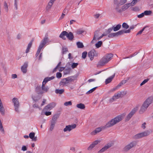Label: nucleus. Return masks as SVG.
<instances>
[{
	"label": "nucleus",
	"instance_id": "obj_1",
	"mask_svg": "<svg viewBox=\"0 0 153 153\" xmlns=\"http://www.w3.org/2000/svg\"><path fill=\"white\" fill-rule=\"evenodd\" d=\"M124 115L123 114L120 115L116 117L109 121L103 127V129L113 126L117 123L121 121Z\"/></svg>",
	"mask_w": 153,
	"mask_h": 153
},
{
	"label": "nucleus",
	"instance_id": "obj_2",
	"mask_svg": "<svg viewBox=\"0 0 153 153\" xmlns=\"http://www.w3.org/2000/svg\"><path fill=\"white\" fill-rule=\"evenodd\" d=\"M153 100V98L152 97H149L144 102L141 107L140 110V114L143 113L147 109L149 105L151 104Z\"/></svg>",
	"mask_w": 153,
	"mask_h": 153
},
{
	"label": "nucleus",
	"instance_id": "obj_3",
	"mask_svg": "<svg viewBox=\"0 0 153 153\" xmlns=\"http://www.w3.org/2000/svg\"><path fill=\"white\" fill-rule=\"evenodd\" d=\"M113 56V55L111 53L107 54L100 60L98 65L100 66L104 65L111 59Z\"/></svg>",
	"mask_w": 153,
	"mask_h": 153
},
{
	"label": "nucleus",
	"instance_id": "obj_4",
	"mask_svg": "<svg viewBox=\"0 0 153 153\" xmlns=\"http://www.w3.org/2000/svg\"><path fill=\"white\" fill-rule=\"evenodd\" d=\"M113 56V55L111 53L107 54L100 60L98 65L100 66L104 65L111 59Z\"/></svg>",
	"mask_w": 153,
	"mask_h": 153
},
{
	"label": "nucleus",
	"instance_id": "obj_5",
	"mask_svg": "<svg viewBox=\"0 0 153 153\" xmlns=\"http://www.w3.org/2000/svg\"><path fill=\"white\" fill-rule=\"evenodd\" d=\"M48 37L45 36L40 44L36 54V56L39 55L41 49L48 42Z\"/></svg>",
	"mask_w": 153,
	"mask_h": 153
},
{
	"label": "nucleus",
	"instance_id": "obj_6",
	"mask_svg": "<svg viewBox=\"0 0 153 153\" xmlns=\"http://www.w3.org/2000/svg\"><path fill=\"white\" fill-rule=\"evenodd\" d=\"M150 133V131L147 130L134 135L133 137V138L134 139H139L149 135Z\"/></svg>",
	"mask_w": 153,
	"mask_h": 153
},
{
	"label": "nucleus",
	"instance_id": "obj_7",
	"mask_svg": "<svg viewBox=\"0 0 153 153\" xmlns=\"http://www.w3.org/2000/svg\"><path fill=\"white\" fill-rule=\"evenodd\" d=\"M137 110L138 108L137 107L134 108L126 117L125 121H129Z\"/></svg>",
	"mask_w": 153,
	"mask_h": 153
},
{
	"label": "nucleus",
	"instance_id": "obj_8",
	"mask_svg": "<svg viewBox=\"0 0 153 153\" xmlns=\"http://www.w3.org/2000/svg\"><path fill=\"white\" fill-rule=\"evenodd\" d=\"M97 56L98 53L94 49L91 50L88 53V56L91 61L93 59L94 57H97Z\"/></svg>",
	"mask_w": 153,
	"mask_h": 153
},
{
	"label": "nucleus",
	"instance_id": "obj_9",
	"mask_svg": "<svg viewBox=\"0 0 153 153\" xmlns=\"http://www.w3.org/2000/svg\"><path fill=\"white\" fill-rule=\"evenodd\" d=\"M126 94V93H124V91L119 92L117 94H115L112 98L110 100V101H112L117 99H119L120 97H121L125 95Z\"/></svg>",
	"mask_w": 153,
	"mask_h": 153
},
{
	"label": "nucleus",
	"instance_id": "obj_10",
	"mask_svg": "<svg viewBox=\"0 0 153 153\" xmlns=\"http://www.w3.org/2000/svg\"><path fill=\"white\" fill-rule=\"evenodd\" d=\"M12 101L14 103L15 111L18 113H19V104L18 99L16 98H14L12 100Z\"/></svg>",
	"mask_w": 153,
	"mask_h": 153
},
{
	"label": "nucleus",
	"instance_id": "obj_11",
	"mask_svg": "<svg viewBox=\"0 0 153 153\" xmlns=\"http://www.w3.org/2000/svg\"><path fill=\"white\" fill-rule=\"evenodd\" d=\"M76 127V125L75 124L71 125H68L66 126L63 129V131L64 132H66L67 131H70L72 129L75 128Z\"/></svg>",
	"mask_w": 153,
	"mask_h": 153
},
{
	"label": "nucleus",
	"instance_id": "obj_12",
	"mask_svg": "<svg viewBox=\"0 0 153 153\" xmlns=\"http://www.w3.org/2000/svg\"><path fill=\"white\" fill-rule=\"evenodd\" d=\"M111 146L112 144L111 143H108L107 144L98 152V153H102L104 152Z\"/></svg>",
	"mask_w": 153,
	"mask_h": 153
},
{
	"label": "nucleus",
	"instance_id": "obj_13",
	"mask_svg": "<svg viewBox=\"0 0 153 153\" xmlns=\"http://www.w3.org/2000/svg\"><path fill=\"white\" fill-rule=\"evenodd\" d=\"M135 145V142H131L124 148V150L125 151H127Z\"/></svg>",
	"mask_w": 153,
	"mask_h": 153
},
{
	"label": "nucleus",
	"instance_id": "obj_14",
	"mask_svg": "<svg viewBox=\"0 0 153 153\" xmlns=\"http://www.w3.org/2000/svg\"><path fill=\"white\" fill-rule=\"evenodd\" d=\"M28 67V62H26L24 63L23 65L21 67L22 71L24 74H25L27 72V68Z\"/></svg>",
	"mask_w": 153,
	"mask_h": 153
},
{
	"label": "nucleus",
	"instance_id": "obj_15",
	"mask_svg": "<svg viewBox=\"0 0 153 153\" xmlns=\"http://www.w3.org/2000/svg\"><path fill=\"white\" fill-rule=\"evenodd\" d=\"M35 92L39 94H42L44 93L43 91L41 88L40 85H38L35 88Z\"/></svg>",
	"mask_w": 153,
	"mask_h": 153
},
{
	"label": "nucleus",
	"instance_id": "obj_16",
	"mask_svg": "<svg viewBox=\"0 0 153 153\" xmlns=\"http://www.w3.org/2000/svg\"><path fill=\"white\" fill-rule=\"evenodd\" d=\"M56 105V103L55 102H53L48 104L45 106L44 108V109L48 110L50 108H54Z\"/></svg>",
	"mask_w": 153,
	"mask_h": 153
},
{
	"label": "nucleus",
	"instance_id": "obj_17",
	"mask_svg": "<svg viewBox=\"0 0 153 153\" xmlns=\"http://www.w3.org/2000/svg\"><path fill=\"white\" fill-rule=\"evenodd\" d=\"M100 141L96 140L93 142V143L90 145L88 147L87 149L88 150H91L96 145H97L98 142Z\"/></svg>",
	"mask_w": 153,
	"mask_h": 153
},
{
	"label": "nucleus",
	"instance_id": "obj_18",
	"mask_svg": "<svg viewBox=\"0 0 153 153\" xmlns=\"http://www.w3.org/2000/svg\"><path fill=\"white\" fill-rule=\"evenodd\" d=\"M66 37L70 41H72L74 38V36L73 33L71 32H69V33L67 32Z\"/></svg>",
	"mask_w": 153,
	"mask_h": 153
},
{
	"label": "nucleus",
	"instance_id": "obj_19",
	"mask_svg": "<svg viewBox=\"0 0 153 153\" xmlns=\"http://www.w3.org/2000/svg\"><path fill=\"white\" fill-rule=\"evenodd\" d=\"M120 5L119 4L114 5V9L118 13H121L122 12V9L120 7Z\"/></svg>",
	"mask_w": 153,
	"mask_h": 153
},
{
	"label": "nucleus",
	"instance_id": "obj_20",
	"mask_svg": "<svg viewBox=\"0 0 153 153\" xmlns=\"http://www.w3.org/2000/svg\"><path fill=\"white\" fill-rule=\"evenodd\" d=\"M59 114H54L52 117L51 122L56 123L57 119L59 117Z\"/></svg>",
	"mask_w": 153,
	"mask_h": 153
},
{
	"label": "nucleus",
	"instance_id": "obj_21",
	"mask_svg": "<svg viewBox=\"0 0 153 153\" xmlns=\"http://www.w3.org/2000/svg\"><path fill=\"white\" fill-rule=\"evenodd\" d=\"M55 77L54 76H52L51 77H46L45 78L42 82V83L46 84V83L48 81L51 80H52L53 79L55 78Z\"/></svg>",
	"mask_w": 153,
	"mask_h": 153
},
{
	"label": "nucleus",
	"instance_id": "obj_22",
	"mask_svg": "<svg viewBox=\"0 0 153 153\" xmlns=\"http://www.w3.org/2000/svg\"><path fill=\"white\" fill-rule=\"evenodd\" d=\"M67 33V31H63L59 35V37L60 38H61L62 39H63L64 40H65L66 38L65 37V36H66Z\"/></svg>",
	"mask_w": 153,
	"mask_h": 153
},
{
	"label": "nucleus",
	"instance_id": "obj_23",
	"mask_svg": "<svg viewBox=\"0 0 153 153\" xmlns=\"http://www.w3.org/2000/svg\"><path fill=\"white\" fill-rule=\"evenodd\" d=\"M115 76V74H114V75L111 76L107 79H106L105 81V84H107L110 83L112 81V79L114 78Z\"/></svg>",
	"mask_w": 153,
	"mask_h": 153
},
{
	"label": "nucleus",
	"instance_id": "obj_24",
	"mask_svg": "<svg viewBox=\"0 0 153 153\" xmlns=\"http://www.w3.org/2000/svg\"><path fill=\"white\" fill-rule=\"evenodd\" d=\"M76 76H74L68 77L66 78L68 83L69 82H71L75 80L76 79Z\"/></svg>",
	"mask_w": 153,
	"mask_h": 153
},
{
	"label": "nucleus",
	"instance_id": "obj_25",
	"mask_svg": "<svg viewBox=\"0 0 153 153\" xmlns=\"http://www.w3.org/2000/svg\"><path fill=\"white\" fill-rule=\"evenodd\" d=\"M45 84L42 83L41 87L42 89V91H43L44 93V92H47L49 89V88L48 86H45Z\"/></svg>",
	"mask_w": 153,
	"mask_h": 153
},
{
	"label": "nucleus",
	"instance_id": "obj_26",
	"mask_svg": "<svg viewBox=\"0 0 153 153\" xmlns=\"http://www.w3.org/2000/svg\"><path fill=\"white\" fill-rule=\"evenodd\" d=\"M130 6V4H129V3L124 4L122 7L121 9L122 10V12L125 11L128 9Z\"/></svg>",
	"mask_w": 153,
	"mask_h": 153
},
{
	"label": "nucleus",
	"instance_id": "obj_27",
	"mask_svg": "<svg viewBox=\"0 0 153 153\" xmlns=\"http://www.w3.org/2000/svg\"><path fill=\"white\" fill-rule=\"evenodd\" d=\"M103 126L101 128V127H99L98 128H96L95 130L93 131L92 132L94 134H95L97 133H98L102 129H103V127H104ZM105 128H104V129Z\"/></svg>",
	"mask_w": 153,
	"mask_h": 153
},
{
	"label": "nucleus",
	"instance_id": "obj_28",
	"mask_svg": "<svg viewBox=\"0 0 153 153\" xmlns=\"http://www.w3.org/2000/svg\"><path fill=\"white\" fill-rule=\"evenodd\" d=\"M68 83V82L66 78L63 79L60 82V84L61 85H64Z\"/></svg>",
	"mask_w": 153,
	"mask_h": 153
},
{
	"label": "nucleus",
	"instance_id": "obj_29",
	"mask_svg": "<svg viewBox=\"0 0 153 153\" xmlns=\"http://www.w3.org/2000/svg\"><path fill=\"white\" fill-rule=\"evenodd\" d=\"M76 107L81 109H84L85 108V105L83 103H80L76 105Z\"/></svg>",
	"mask_w": 153,
	"mask_h": 153
},
{
	"label": "nucleus",
	"instance_id": "obj_30",
	"mask_svg": "<svg viewBox=\"0 0 153 153\" xmlns=\"http://www.w3.org/2000/svg\"><path fill=\"white\" fill-rule=\"evenodd\" d=\"M99 32V31L97 30L95 32L93 39V40L91 41V43H94V40H95L96 38L98 36Z\"/></svg>",
	"mask_w": 153,
	"mask_h": 153
},
{
	"label": "nucleus",
	"instance_id": "obj_31",
	"mask_svg": "<svg viewBox=\"0 0 153 153\" xmlns=\"http://www.w3.org/2000/svg\"><path fill=\"white\" fill-rule=\"evenodd\" d=\"M64 91V90L63 89H56L55 91V92L56 94H62Z\"/></svg>",
	"mask_w": 153,
	"mask_h": 153
},
{
	"label": "nucleus",
	"instance_id": "obj_32",
	"mask_svg": "<svg viewBox=\"0 0 153 153\" xmlns=\"http://www.w3.org/2000/svg\"><path fill=\"white\" fill-rule=\"evenodd\" d=\"M68 51V48L65 47L63 46L62 47V54H65Z\"/></svg>",
	"mask_w": 153,
	"mask_h": 153
},
{
	"label": "nucleus",
	"instance_id": "obj_33",
	"mask_svg": "<svg viewBox=\"0 0 153 153\" xmlns=\"http://www.w3.org/2000/svg\"><path fill=\"white\" fill-rule=\"evenodd\" d=\"M121 25L119 24L117 25L116 27H113V29L114 31H116L119 30L121 27Z\"/></svg>",
	"mask_w": 153,
	"mask_h": 153
},
{
	"label": "nucleus",
	"instance_id": "obj_34",
	"mask_svg": "<svg viewBox=\"0 0 153 153\" xmlns=\"http://www.w3.org/2000/svg\"><path fill=\"white\" fill-rule=\"evenodd\" d=\"M123 84L121 83V82L120 83H119L117 86L115 88H113L112 90L111 91H114L116 90L119 87H121L122 85Z\"/></svg>",
	"mask_w": 153,
	"mask_h": 153
},
{
	"label": "nucleus",
	"instance_id": "obj_35",
	"mask_svg": "<svg viewBox=\"0 0 153 153\" xmlns=\"http://www.w3.org/2000/svg\"><path fill=\"white\" fill-rule=\"evenodd\" d=\"M76 45L78 48H82L84 47L83 43L79 42H78L76 43Z\"/></svg>",
	"mask_w": 153,
	"mask_h": 153
},
{
	"label": "nucleus",
	"instance_id": "obj_36",
	"mask_svg": "<svg viewBox=\"0 0 153 153\" xmlns=\"http://www.w3.org/2000/svg\"><path fill=\"white\" fill-rule=\"evenodd\" d=\"M114 37L118 36L122 34V31L120 30L117 32L114 33Z\"/></svg>",
	"mask_w": 153,
	"mask_h": 153
},
{
	"label": "nucleus",
	"instance_id": "obj_37",
	"mask_svg": "<svg viewBox=\"0 0 153 153\" xmlns=\"http://www.w3.org/2000/svg\"><path fill=\"white\" fill-rule=\"evenodd\" d=\"M71 68H68L67 69H65L64 71V74L65 75L69 74L70 73Z\"/></svg>",
	"mask_w": 153,
	"mask_h": 153
},
{
	"label": "nucleus",
	"instance_id": "obj_38",
	"mask_svg": "<svg viewBox=\"0 0 153 153\" xmlns=\"http://www.w3.org/2000/svg\"><path fill=\"white\" fill-rule=\"evenodd\" d=\"M4 7L5 10L7 12H8V7L7 3L6 1H4Z\"/></svg>",
	"mask_w": 153,
	"mask_h": 153
},
{
	"label": "nucleus",
	"instance_id": "obj_39",
	"mask_svg": "<svg viewBox=\"0 0 153 153\" xmlns=\"http://www.w3.org/2000/svg\"><path fill=\"white\" fill-rule=\"evenodd\" d=\"M97 87H94V88H92V89H90V90H89V91H88L86 92V94H89L92 93L97 88Z\"/></svg>",
	"mask_w": 153,
	"mask_h": 153
},
{
	"label": "nucleus",
	"instance_id": "obj_40",
	"mask_svg": "<svg viewBox=\"0 0 153 153\" xmlns=\"http://www.w3.org/2000/svg\"><path fill=\"white\" fill-rule=\"evenodd\" d=\"M102 42L101 41H98L97 43L95 44L96 47L98 48L100 47L102 44Z\"/></svg>",
	"mask_w": 153,
	"mask_h": 153
},
{
	"label": "nucleus",
	"instance_id": "obj_41",
	"mask_svg": "<svg viewBox=\"0 0 153 153\" xmlns=\"http://www.w3.org/2000/svg\"><path fill=\"white\" fill-rule=\"evenodd\" d=\"M55 124H56V123H53L51 122V125H50V131H52L53 130V129L54 128V127L55 126Z\"/></svg>",
	"mask_w": 153,
	"mask_h": 153
},
{
	"label": "nucleus",
	"instance_id": "obj_42",
	"mask_svg": "<svg viewBox=\"0 0 153 153\" xmlns=\"http://www.w3.org/2000/svg\"><path fill=\"white\" fill-rule=\"evenodd\" d=\"M122 26L123 28L126 29H127L129 27V25L125 22H124L123 23Z\"/></svg>",
	"mask_w": 153,
	"mask_h": 153
},
{
	"label": "nucleus",
	"instance_id": "obj_43",
	"mask_svg": "<svg viewBox=\"0 0 153 153\" xmlns=\"http://www.w3.org/2000/svg\"><path fill=\"white\" fill-rule=\"evenodd\" d=\"M144 13L145 15H149L152 13V12L151 10H146Z\"/></svg>",
	"mask_w": 153,
	"mask_h": 153
},
{
	"label": "nucleus",
	"instance_id": "obj_44",
	"mask_svg": "<svg viewBox=\"0 0 153 153\" xmlns=\"http://www.w3.org/2000/svg\"><path fill=\"white\" fill-rule=\"evenodd\" d=\"M138 0H133L131 3H129V4H130V6H133L137 3Z\"/></svg>",
	"mask_w": 153,
	"mask_h": 153
},
{
	"label": "nucleus",
	"instance_id": "obj_45",
	"mask_svg": "<svg viewBox=\"0 0 153 153\" xmlns=\"http://www.w3.org/2000/svg\"><path fill=\"white\" fill-rule=\"evenodd\" d=\"M85 31L84 30L81 29H79L76 31V33L77 34L80 35L82 34Z\"/></svg>",
	"mask_w": 153,
	"mask_h": 153
},
{
	"label": "nucleus",
	"instance_id": "obj_46",
	"mask_svg": "<svg viewBox=\"0 0 153 153\" xmlns=\"http://www.w3.org/2000/svg\"><path fill=\"white\" fill-rule=\"evenodd\" d=\"M35 135V133L34 132H30L29 134V137L30 139H32L34 137Z\"/></svg>",
	"mask_w": 153,
	"mask_h": 153
},
{
	"label": "nucleus",
	"instance_id": "obj_47",
	"mask_svg": "<svg viewBox=\"0 0 153 153\" xmlns=\"http://www.w3.org/2000/svg\"><path fill=\"white\" fill-rule=\"evenodd\" d=\"M122 32V34H123L124 33H129L131 32V30H130L129 28L126 30H121Z\"/></svg>",
	"mask_w": 153,
	"mask_h": 153
},
{
	"label": "nucleus",
	"instance_id": "obj_48",
	"mask_svg": "<svg viewBox=\"0 0 153 153\" xmlns=\"http://www.w3.org/2000/svg\"><path fill=\"white\" fill-rule=\"evenodd\" d=\"M148 27L147 26H146L145 27H144L141 30L139 31L137 34L136 35H138L139 34H140L142 33V32L145 29L146 27Z\"/></svg>",
	"mask_w": 153,
	"mask_h": 153
},
{
	"label": "nucleus",
	"instance_id": "obj_49",
	"mask_svg": "<svg viewBox=\"0 0 153 153\" xmlns=\"http://www.w3.org/2000/svg\"><path fill=\"white\" fill-rule=\"evenodd\" d=\"M87 53L86 51H84L82 53V57L83 59H85L87 55Z\"/></svg>",
	"mask_w": 153,
	"mask_h": 153
},
{
	"label": "nucleus",
	"instance_id": "obj_50",
	"mask_svg": "<svg viewBox=\"0 0 153 153\" xmlns=\"http://www.w3.org/2000/svg\"><path fill=\"white\" fill-rule=\"evenodd\" d=\"M113 29V27L110 28L108 29V30H105V31L108 34L110 33L111 32L112 30Z\"/></svg>",
	"mask_w": 153,
	"mask_h": 153
},
{
	"label": "nucleus",
	"instance_id": "obj_51",
	"mask_svg": "<svg viewBox=\"0 0 153 153\" xmlns=\"http://www.w3.org/2000/svg\"><path fill=\"white\" fill-rule=\"evenodd\" d=\"M131 10L134 11H138L139 10V8L138 7H135L131 8Z\"/></svg>",
	"mask_w": 153,
	"mask_h": 153
},
{
	"label": "nucleus",
	"instance_id": "obj_52",
	"mask_svg": "<svg viewBox=\"0 0 153 153\" xmlns=\"http://www.w3.org/2000/svg\"><path fill=\"white\" fill-rule=\"evenodd\" d=\"M72 104V103L71 101L66 102L64 104V105L66 106L71 105Z\"/></svg>",
	"mask_w": 153,
	"mask_h": 153
},
{
	"label": "nucleus",
	"instance_id": "obj_53",
	"mask_svg": "<svg viewBox=\"0 0 153 153\" xmlns=\"http://www.w3.org/2000/svg\"><path fill=\"white\" fill-rule=\"evenodd\" d=\"M127 2V0H120L119 4L121 5H122L125 4Z\"/></svg>",
	"mask_w": 153,
	"mask_h": 153
},
{
	"label": "nucleus",
	"instance_id": "obj_54",
	"mask_svg": "<svg viewBox=\"0 0 153 153\" xmlns=\"http://www.w3.org/2000/svg\"><path fill=\"white\" fill-rule=\"evenodd\" d=\"M149 80V79H145L140 84V85L142 86L145 84L146 82H147Z\"/></svg>",
	"mask_w": 153,
	"mask_h": 153
},
{
	"label": "nucleus",
	"instance_id": "obj_55",
	"mask_svg": "<svg viewBox=\"0 0 153 153\" xmlns=\"http://www.w3.org/2000/svg\"><path fill=\"white\" fill-rule=\"evenodd\" d=\"M78 63H73L71 65V67L72 68L74 69L78 65Z\"/></svg>",
	"mask_w": 153,
	"mask_h": 153
},
{
	"label": "nucleus",
	"instance_id": "obj_56",
	"mask_svg": "<svg viewBox=\"0 0 153 153\" xmlns=\"http://www.w3.org/2000/svg\"><path fill=\"white\" fill-rule=\"evenodd\" d=\"M62 76V74L60 72H57L56 74V77L58 78H60Z\"/></svg>",
	"mask_w": 153,
	"mask_h": 153
},
{
	"label": "nucleus",
	"instance_id": "obj_57",
	"mask_svg": "<svg viewBox=\"0 0 153 153\" xmlns=\"http://www.w3.org/2000/svg\"><path fill=\"white\" fill-rule=\"evenodd\" d=\"M14 6L15 7L16 9L17 10L18 9L17 4V1L16 0H14Z\"/></svg>",
	"mask_w": 153,
	"mask_h": 153
},
{
	"label": "nucleus",
	"instance_id": "obj_58",
	"mask_svg": "<svg viewBox=\"0 0 153 153\" xmlns=\"http://www.w3.org/2000/svg\"><path fill=\"white\" fill-rule=\"evenodd\" d=\"M145 15L144 13H142L138 15L137 17L139 18H141L143 17Z\"/></svg>",
	"mask_w": 153,
	"mask_h": 153
},
{
	"label": "nucleus",
	"instance_id": "obj_59",
	"mask_svg": "<svg viewBox=\"0 0 153 153\" xmlns=\"http://www.w3.org/2000/svg\"><path fill=\"white\" fill-rule=\"evenodd\" d=\"M108 36L109 38H112L114 37V33H111L108 34Z\"/></svg>",
	"mask_w": 153,
	"mask_h": 153
},
{
	"label": "nucleus",
	"instance_id": "obj_60",
	"mask_svg": "<svg viewBox=\"0 0 153 153\" xmlns=\"http://www.w3.org/2000/svg\"><path fill=\"white\" fill-rule=\"evenodd\" d=\"M27 149V147L25 146H23L22 148V150L24 151H26Z\"/></svg>",
	"mask_w": 153,
	"mask_h": 153
},
{
	"label": "nucleus",
	"instance_id": "obj_61",
	"mask_svg": "<svg viewBox=\"0 0 153 153\" xmlns=\"http://www.w3.org/2000/svg\"><path fill=\"white\" fill-rule=\"evenodd\" d=\"M137 25H132L131 26H130L129 27L130 30H133L136 26Z\"/></svg>",
	"mask_w": 153,
	"mask_h": 153
},
{
	"label": "nucleus",
	"instance_id": "obj_62",
	"mask_svg": "<svg viewBox=\"0 0 153 153\" xmlns=\"http://www.w3.org/2000/svg\"><path fill=\"white\" fill-rule=\"evenodd\" d=\"M51 112L50 111L46 112L45 113V114L48 116L51 115Z\"/></svg>",
	"mask_w": 153,
	"mask_h": 153
},
{
	"label": "nucleus",
	"instance_id": "obj_63",
	"mask_svg": "<svg viewBox=\"0 0 153 153\" xmlns=\"http://www.w3.org/2000/svg\"><path fill=\"white\" fill-rule=\"evenodd\" d=\"M32 41L33 40H32L28 44L27 48H30L31 47L32 45Z\"/></svg>",
	"mask_w": 153,
	"mask_h": 153
},
{
	"label": "nucleus",
	"instance_id": "obj_64",
	"mask_svg": "<svg viewBox=\"0 0 153 153\" xmlns=\"http://www.w3.org/2000/svg\"><path fill=\"white\" fill-rule=\"evenodd\" d=\"M146 123H143L141 127L142 128H143V129H144L146 128Z\"/></svg>",
	"mask_w": 153,
	"mask_h": 153
}]
</instances>
